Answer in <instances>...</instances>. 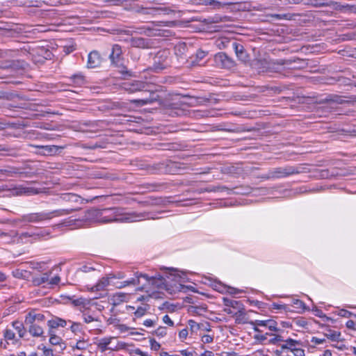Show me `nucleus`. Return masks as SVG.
<instances>
[{"label":"nucleus","instance_id":"f257e3e1","mask_svg":"<svg viewBox=\"0 0 356 356\" xmlns=\"http://www.w3.org/2000/svg\"><path fill=\"white\" fill-rule=\"evenodd\" d=\"M120 210L119 208L91 209L86 211L79 218L70 220L67 225H74L76 228H78L96 222L102 223L112 222H132L145 219L149 215L146 212H133L123 215Z\"/></svg>","mask_w":356,"mask_h":356},{"label":"nucleus","instance_id":"f03ea898","mask_svg":"<svg viewBox=\"0 0 356 356\" xmlns=\"http://www.w3.org/2000/svg\"><path fill=\"white\" fill-rule=\"evenodd\" d=\"M175 271V270L173 268H165L164 275L156 273L155 275L152 276H149L147 274H143L136 272L134 274L135 277L121 282L119 288H122L129 285H138L140 284V278L143 277L145 279L149 284L154 287L158 289H165L168 286L167 279H170V277L172 276L174 277L172 278V280H175V277L177 276L172 273V272Z\"/></svg>","mask_w":356,"mask_h":356},{"label":"nucleus","instance_id":"7ed1b4c3","mask_svg":"<svg viewBox=\"0 0 356 356\" xmlns=\"http://www.w3.org/2000/svg\"><path fill=\"white\" fill-rule=\"evenodd\" d=\"M60 197L62 201L68 203L69 205L66 208L54 210V211L60 212V214L56 215V217L66 216L79 210V205L83 203V199L75 193H63Z\"/></svg>","mask_w":356,"mask_h":356},{"label":"nucleus","instance_id":"20e7f679","mask_svg":"<svg viewBox=\"0 0 356 356\" xmlns=\"http://www.w3.org/2000/svg\"><path fill=\"white\" fill-rule=\"evenodd\" d=\"M60 214L59 211H51V212H38L31 213L22 216L17 219V222H33L37 223L44 220H50L54 217H56V215Z\"/></svg>","mask_w":356,"mask_h":356},{"label":"nucleus","instance_id":"39448f33","mask_svg":"<svg viewBox=\"0 0 356 356\" xmlns=\"http://www.w3.org/2000/svg\"><path fill=\"white\" fill-rule=\"evenodd\" d=\"M170 52L167 49L157 51L154 57L153 69L156 72H159L170 65Z\"/></svg>","mask_w":356,"mask_h":356},{"label":"nucleus","instance_id":"423d86ee","mask_svg":"<svg viewBox=\"0 0 356 356\" xmlns=\"http://www.w3.org/2000/svg\"><path fill=\"white\" fill-rule=\"evenodd\" d=\"M151 86L147 84V88L145 90H142V97L131 101L134 104L138 106H143L149 104H152L158 101L160 98L158 93L150 89Z\"/></svg>","mask_w":356,"mask_h":356},{"label":"nucleus","instance_id":"0eeeda50","mask_svg":"<svg viewBox=\"0 0 356 356\" xmlns=\"http://www.w3.org/2000/svg\"><path fill=\"white\" fill-rule=\"evenodd\" d=\"M272 179H282L290 175L299 174L300 170L295 166H285L273 168L269 170Z\"/></svg>","mask_w":356,"mask_h":356},{"label":"nucleus","instance_id":"6e6552de","mask_svg":"<svg viewBox=\"0 0 356 356\" xmlns=\"http://www.w3.org/2000/svg\"><path fill=\"white\" fill-rule=\"evenodd\" d=\"M214 60L216 64L222 68L232 69L235 66L234 60L224 52L216 54Z\"/></svg>","mask_w":356,"mask_h":356},{"label":"nucleus","instance_id":"1a4fd4ad","mask_svg":"<svg viewBox=\"0 0 356 356\" xmlns=\"http://www.w3.org/2000/svg\"><path fill=\"white\" fill-rule=\"evenodd\" d=\"M122 54V47L120 44H115L112 46L111 52L108 56L112 65L121 66L123 60Z\"/></svg>","mask_w":356,"mask_h":356},{"label":"nucleus","instance_id":"9d476101","mask_svg":"<svg viewBox=\"0 0 356 356\" xmlns=\"http://www.w3.org/2000/svg\"><path fill=\"white\" fill-rule=\"evenodd\" d=\"M241 188L235 187L233 189L229 188L225 186H210L205 188V191L207 192H223L226 191L228 195H230L232 193L236 194H245L250 193V189L246 188L244 191L241 190Z\"/></svg>","mask_w":356,"mask_h":356},{"label":"nucleus","instance_id":"9b49d317","mask_svg":"<svg viewBox=\"0 0 356 356\" xmlns=\"http://www.w3.org/2000/svg\"><path fill=\"white\" fill-rule=\"evenodd\" d=\"M131 47L139 49H151L154 46L152 39L141 37H134L129 40Z\"/></svg>","mask_w":356,"mask_h":356},{"label":"nucleus","instance_id":"f8f14e48","mask_svg":"<svg viewBox=\"0 0 356 356\" xmlns=\"http://www.w3.org/2000/svg\"><path fill=\"white\" fill-rule=\"evenodd\" d=\"M303 63H305L304 60L296 58L293 59H278L274 64L278 66H284V68L286 67L291 70H296L302 68V66L300 65V64Z\"/></svg>","mask_w":356,"mask_h":356},{"label":"nucleus","instance_id":"ddd939ff","mask_svg":"<svg viewBox=\"0 0 356 356\" xmlns=\"http://www.w3.org/2000/svg\"><path fill=\"white\" fill-rule=\"evenodd\" d=\"M147 83L140 81H134L131 83H124L123 84V89L129 93H134L136 92H141L142 90H145L147 88Z\"/></svg>","mask_w":356,"mask_h":356},{"label":"nucleus","instance_id":"4468645a","mask_svg":"<svg viewBox=\"0 0 356 356\" xmlns=\"http://www.w3.org/2000/svg\"><path fill=\"white\" fill-rule=\"evenodd\" d=\"M45 316L43 314L37 313L35 310L30 311L25 316V324H33V323H38L39 324L44 325Z\"/></svg>","mask_w":356,"mask_h":356},{"label":"nucleus","instance_id":"2eb2a0df","mask_svg":"<svg viewBox=\"0 0 356 356\" xmlns=\"http://www.w3.org/2000/svg\"><path fill=\"white\" fill-rule=\"evenodd\" d=\"M102 57L97 51H92L88 56L87 67L95 68L101 65Z\"/></svg>","mask_w":356,"mask_h":356},{"label":"nucleus","instance_id":"dca6fc26","mask_svg":"<svg viewBox=\"0 0 356 356\" xmlns=\"http://www.w3.org/2000/svg\"><path fill=\"white\" fill-rule=\"evenodd\" d=\"M40 149L39 153L44 156H54L63 149L62 146L58 145H41L37 146Z\"/></svg>","mask_w":356,"mask_h":356},{"label":"nucleus","instance_id":"f3484780","mask_svg":"<svg viewBox=\"0 0 356 356\" xmlns=\"http://www.w3.org/2000/svg\"><path fill=\"white\" fill-rule=\"evenodd\" d=\"M28 332L33 337H42L44 334L43 327L44 325L39 324L38 323H33V324H25Z\"/></svg>","mask_w":356,"mask_h":356},{"label":"nucleus","instance_id":"a211bd4d","mask_svg":"<svg viewBox=\"0 0 356 356\" xmlns=\"http://www.w3.org/2000/svg\"><path fill=\"white\" fill-rule=\"evenodd\" d=\"M211 286L214 290L221 293L227 292L230 294H236L239 293V290L233 287L227 286L219 281L213 282V283L211 284Z\"/></svg>","mask_w":356,"mask_h":356},{"label":"nucleus","instance_id":"6ab92c4d","mask_svg":"<svg viewBox=\"0 0 356 356\" xmlns=\"http://www.w3.org/2000/svg\"><path fill=\"white\" fill-rule=\"evenodd\" d=\"M334 8L345 13H356V6L350 4H342L340 2L332 3Z\"/></svg>","mask_w":356,"mask_h":356},{"label":"nucleus","instance_id":"aec40b11","mask_svg":"<svg viewBox=\"0 0 356 356\" xmlns=\"http://www.w3.org/2000/svg\"><path fill=\"white\" fill-rule=\"evenodd\" d=\"M175 54L179 59H186L188 47L185 42H179L175 46Z\"/></svg>","mask_w":356,"mask_h":356},{"label":"nucleus","instance_id":"412c9836","mask_svg":"<svg viewBox=\"0 0 356 356\" xmlns=\"http://www.w3.org/2000/svg\"><path fill=\"white\" fill-rule=\"evenodd\" d=\"M232 47L239 60L242 62H246L248 60V56L242 44L234 42L232 43Z\"/></svg>","mask_w":356,"mask_h":356},{"label":"nucleus","instance_id":"4be33fe9","mask_svg":"<svg viewBox=\"0 0 356 356\" xmlns=\"http://www.w3.org/2000/svg\"><path fill=\"white\" fill-rule=\"evenodd\" d=\"M197 3L199 5L210 6L211 8L215 10H220L224 8L227 3L220 2L217 0H196Z\"/></svg>","mask_w":356,"mask_h":356},{"label":"nucleus","instance_id":"5701e85b","mask_svg":"<svg viewBox=\"0 0 356 356\" xmlns=\"http://www.w3.org/2000/svg\"><path fill=\"white\" fill-rule=\"evenodd\" d=\"M70 84L80 87L86 83V77L82 73H76L69 77Z\"/></svg>","mask_w":356,"mask_h":356},{"label":"nucleus","instance_id":"b1692460","mask_svg":"<svg viewBox=\"0 0 356 356\" xmlns=\"http://www.w3.org/2000/svg\"><path fill=\"white\" fill-rule=\"evenodd\" d=\"M302 346V342L300 341H297L291 338L284 340V343L282 344L281 348L282 350H289L291 352L293 351L297 346Z\"/></svg>","mask_w":356,"mask_h":356},{"label":"nucleus","instance_id":"393cba45","mask_svg":"<svg viewBox=\"0 0 356 356\" xmlns=\"http://www.w3.org/2000/svg\"><path fill=\"white\" fill-rule=\"evenodd\" d=\"M113 337H104L100 339L97 343V348L101 350V352L104 353L107 350H113L115 348L112 347H109V344L111 343Z\"/></svg>","mask_w":356,"mask_h":356},{"label":"nucleus","instance_id":"a878e982","mask_svg":"<svg viewBox=\"0 0 356 356\" xmlns=\"http://www.w3.org/2000/svg\"><path fill=\"white\" fill-rule=\"evenodd\" d=\"M51 272L44 273L40 277H32V283L34 286H40L44 283H48L49 277Z\"/></svg>","mask_w":356,"mask_h":356},{"label":"nucleus","instance_id":"bb28decb","mask_svg":"<svg viewBox=\"0 0 356 356\" xmlns=\"http://www.w3.org/2000/svg\"><path fill=\"white\" fill-rule=\"evenodd\" d=\"M66 325L67 321L65 320L58 317L52 318L51 320H49L47 322V325L51 329H55L58 327H64L66 326Z\"/></svg>","mask_w":356,"mask_h":356},{"label":"nucleus","instance_id":"cd10ccee","mask_svg":"<svg viewBox=\"0 0 356 356\" xmlns=\"http://www.w3.org/2000/svg\"><path fill=\"white\" fill-rule=\"evenodd\" d=\"M222 302L226 307L233 309H243V303L241 301L232 300L227 298H222Z\"/></svg>","mask_w":356,"mask_h":356},{"label":"nucleus","instance_id":"c85d7f7f","mask_svg":"<svg viewBox=\"0 0 356 356\" xmlns=\"http://www.w3.org/2000/svg\"><path fill=\"white\" fill-rule=\"evenodd\" d=\"M163 12V9L161 8H141L138 13L143 15H161Z\"/></svg>","mask_w":356,"mask_h":356},{"label":"nucleus","instance_id":"c756f323","mask_svg":"<svg viewBox=\"0 0 356 356\" xmlns=\"http://www.w3.org/2000/svg\"><path fill=\"white\" fill-rule=\"evenodd\" d=\"M234 316H235V322L238 324L249 323L250 322L248 321L245 318V313L243 305V309H238V311L234 313Z\"/></svg>","mask_w":356,"mask_h":356},{"label":"nucleus","instance_id":"7c9ffc66","mask_svg":"<svg viewBox=\"0 0 356 356\" xmlns=\"http://www.w3.org/2000/svg\"><path fill=\"white\" fill-rule=\"evenodd\" d=\"M323 102H333L338 104H343L348 103V101H346L343 96L338 95H329L324 100Z\"/></svg>","mask_w":356,"mask_h":356},{"label":"nucleus","instance_id":"2f4dec72","mask_svg":"<svg viewBox=\"0 0 356 356\" xmlns=\"http://www.w3.org/2000/svg\"><path fill=\"white\" fill-rule=\"evenodd\" d=\"M109 284L108 277H102L99 282L92 287V291H98L104 290L105 288Z\"/></svg>","mask_w":356,"mask_h":356},{"label":"nucleus","instance_id":"473e14b6","mask_svg":"<svg viewBox=\"0 0 356 356\" xmlns=\"http://www.w3.org/2000/svg\"><path fill=\"white\" fill-rule=\"evenodd\" d=\"M9 66L10 67V72H15L19 70L24 69L26 63L24 60H9Z\"/></svg>","mask_w":356,"mask_h":356},{"label":"nucleus","instance_id":"72a5a7b5","mask_svg":"<svg viewBox=\"0 0 356 356\" xmlns=\"http://www.w3.org/2000/svg\"><path fill=\"white\" fill-rule=\"evenodd\" d=\"M24 325L25 323L17 321L13 322V327L17 332L20 338H23L26 333V328H25Z\"/></svg>","mask_w":356,"mask_h":356},{"label":"nucleus","instance_id":"f704fd0d","mask_svg":"<svg viewBox=\"0 0 356 356\" xmlns=\"http://www.w3.org/2000/svg\"><path fill=\"white\" fill-rule=\"evenodd\" d=\"M23 172H19V169L15 167H6L0 169V175H6L8 177H13L16 174H22Z\"/></svg>","mask_w":356,"mask_h":356},{"label":"nucleus","instance_id":"c9c22d12","mask_svg":"<svg viewBox=\"0 0 356 356\" xmlns=\"http://www.w3.org/2000/svg\"><path fill=\"white\" fill-rule=\"evenodd\" d=\"M13 276L16 278L28 280L31 275V273L24 270L17 269L13 272Z\"/></svg>","mask_w":356,"mask_h":356},{"label":"nucleus","instance_id":"e433bc0d","mask_svg":"<svg viewBox=\"0 0 356 356\" xmlns=\"http://www.w3.org/2000/svg\"><path fill=\"white\" fill-rule=\"evenodd\" d=\"M69 299L72 300V303L75 307H81L85 309L86 306L89 305V300L84 298H79L76 299L69 298Z\"/></svg>","mask_w":356,"mask_h":356},{"label":"nucleus","instance_id":"4c0bfd02","mask_svg":"<svg viewBox=\"0 0 356 356\" xmlns=\"http://www.w3.org/2000/svg\"><path fill=\"white\" fill-rule=\"evenodd\" d=\"M149 309V305L145 304L143 306L138 307L136 311L134 312V315L137 318H140L145 315L146 312Z\"/></svg>","mask_w":356,"mask_h":356},{"label":"nucleus","instance_id":"58836bf2","mask_svg":"<svg viewBox=\"0 0 356 356\" xmlns=\"http://www.w3.org/2000/svg\"><path fill=\"white\" fill-rule=\"evenodd\" d=\"M325 336L332 341H338L341 336V333L334 330H330L329 333L325 334Z\"/></svg>","mask_w":356,"mask_h":356},{"label":"nucleus","instance_id":"ea45409f","mask_svg":"<svg viewBox=\"0 0 356 356\" xmlns=\"http://www.w3.org/2000/svg\"><path fill=\"white\" fill-rule=\"evenodd\" d=\"M270 336H273V338L269 339V343L270 344H277L278 342H284V340L283 337L278 334H270Z\"/></svg>","mask_w":356,"mask_h":356},{"label":"nucleus","instance_id":"a19ab883","mask_svg":"<svg viewBox=\"0 0 356 356\" xmlns=\"http://www.w3.org/2000/svg\"><path fill=\"white\" fill-rule=\"evenodd\" d=\"M268 329L270 331L278 332L281 330L277 327V323L273 319H268Z\"/></svg>","mask_w":356,"mask_h":356},{"label":"nucleus","instance_id":"79ce46f5","mask_svg":"<svg viewBox=\"0 0 356 356\" xmlns=\"http://www.w3.org/2000/svg\"><path fill=\"white\" fill-rule=\"evenodd\" d=\"M206 307L202 306H191L188 309V312L191 314L200 315L202 312H205Z\"/></svg>","mask_w":356,"mask_h":356},{"label":"nucleus","instance_id":"37998d69","mask_svg":"<svg viewBox=\"0 0 356 356\" xmlns=\"http://www.w3.org/2000/svg\"><path fill=\"white\" fill-rule=\"evenodd\" d=\"M31 268L33 270H37L39 272H42L44 269V263L31 262Z\"/></svg>","mask_w":356,"mask_h":356},{"label":"nucleus","instance_id":"c03bdc74","mask_svg":"<svg viewBox=\"0 0 356 356\" xmlns=\"http://www.w3.org/2000/svg\"><path fill=\"white\" fill-rule=\"evenodd\" d=\"M268 319L267 320H256V321H251L249 322V324L252 325H259L261 327H265L268 328Z\"/></svg>","mask_w":356,"mask_h":356},{"label":"nucleus","instance_id":"a18cd8bd","mask_svg":"<svg viewBox=\"0 0 356 356\" xmlns=\"http://www.w3.org/2000/svg\"><path fill=\"white\" fill-rule=\"evenodd\" d=\"M296 325L300 327H305L307 325V321L303 317L296 318L293 321Z\"/></svg>","mask_w":356,"mask_h":356},{"label":"nucleus","instance_id":"49530a36","mask_svg":"<svg viewBox=\"0 0 356 356\" xmlns=\"http://www.w3.org/2000/svg\"><path fill=\"white\" fill-rule=\"evenodd\" d=\"M267 336H270V333L266 332L264 334L259 333L254 336V339L259 341V343H263L264 341L267 339Z\"/></svg>","mask_w":356,"mask_h":356},{"label":"nucleus","instance_id":"de8ad7c7","mask_svg":"<svg viewBox=\"0 0 356 356\" xmlns=\"http://www.w3.org/2000/svg\"><path fill=\"white\" fill-rule=\"evenodd\" d=\"M188 325L190 327L191 332H196L199 330L200 323L195 322L194 320H189L188 321Z\"/></svg>","mask_w":356,"mask_h":356},{"label":"nucleus","instance_id":"09e8293b","mask_svg":"<svg viewBox=\"0 0 356 356\" xmlns=\"http://www.w3.org/2000/svg\"><path fill=\"white\" fill-rule=\"evenodd\" d=\"M154 333L158 337H164L167 334L166 327L161 326L154 331Z\"/></svg>","mask_w":356,"mask_h":356},{"label":"nucleus","instance_id":"8fccbe9b","mask_svg":"<svg viewBox=\"0 0 356 356\" xmlns=\"http://www.w3.org/2000/svg\"><path fill=\"white\" fill-rule=\"evenodd\" d=\"M15 333L9 329H6L4 332V337L6 340H13L15 339Z\"/></svg>","mask_w":356,"mask_h":356},{"label":"nucleus","instance_id":"3c124183","mask_svg":"<svg viewBox=\"0 0 356 356\" xmlns=\"http://www.w3.org/2000/svg\"><path fill=\"white\" fill-rule=\"evenodd\" d=\"M61 341L62 339L56 335L49 338V343L54 346L60 344Z\"/></svg>","mask_w":356,"mask_h":356},{"label":"nucleus","instance_id":"603ef678","mask_svg":"<svg viewBox=\"0 0 356 356\" xmlns=\"http://www.w3.org/2000/svg\"><path fill=\"white\" fill-rule=\"evenodd\" d=\"M19 193H27V194H31V193H37L38 192L32 188H19Z\"/></svg>","mask_w":356,"mask_h":356},{"label":"nucleus","instance_id":"864d4df0","mask_svg":"<svg viewBox=\"0 0 356 356\" xmlns=\"http://www.w3.org/2000/svg\"><path fill=\"white\" fill-rule=\"evenodd\" d=\"M293 16V15H291L290 13H286V14H282V15L277 14V15H274V17L278 19H292Z\"/></svg>","mask_w":356,"mask_h":356},{"label":"nucleus","instance_id":"5fc2aeb1","mask_svg":"<svg viewBox=\"0 0 356 356\" xmlns=\"http://www.w3.org/2000/svg\"><path fill=\"white\" fill-rule=\"evenodd\" d=\"M211 325L208 322L200 323L199 330L204 331H210L211 330Z\"/></svg>","mask_w":356,"mask_h":356},{"label":"nucleus","instance_id":"6e6d98bb","mask_svg":"<svg viewBox=\"0 0 356 356\" xmlns=\"http://www.w3.org/2000/svg\"><path fill=\"white\" fill-rule=\"evenodd\" d=\"M292 353H293L294 356H305V350L299 346H297L295 349H293Z\"/></svg>","mask_w":356,"mask_h":356},{"label":"nucleus","instance_id":"4d7b16f0","mask_svg":"<svg viewBox=\"0 0 356 356\" xmlns=\"http://www.w3.org/2000/svg\"><path fill=\"white\" fill-rule=\"evenodd\" d=\"M303 3L311 4L315 7L322 6L325 5L324 3L319 2V0H310L309 1H306L304 0Z\"/></svg>","mask_w":356,"mask_h":356},{"label":"nucleus","instance_id":"13d9d810","mask_svg":"<svg viewBox=\"0 0 356 356\" xmlns=\"http://www.w3.org/2000/svg\"><path fill=\"white\" fill-rule=\"evenodd\" d=\"M172 166L177 169V172H180L182 170H185L187 167L184 163H172Z\"/></svg>","mask_w":356,"mask_h":356},{"label":"nucleus","instance_id":"bf43d9fd","mask_svg":"<svg viewBox=\"0 0 356 356\" xmlns=\"http://www.w3.org/2000/svg\"><path fill=\"white\" fill-rule=\"evenodd\" d=\"M81 325L80 323H72L70 330L72 332H77L81 331Z\"/></svg>","mask_w":356,"mask_h":356},{"label":"nucleus","instance_id":"052dcab7","mask_svg":"<svg viewBox=\"0 0 356 356\" xmlns=\"http://www.w3.org/2000/svg\"><path fill=\"white\" fill-rule=\"evenodd\" d=\"M338 314H339V316H340L341 317H345V318H350L353 315V314L350 312H349L346 309L339 310Z\"/></svg>","mask_w":356,"mask_h":356},{"label":"nucleus","instance_id":"680f3d73","mask_svg":"<svg viewBox=\"0 0 356 356\" xmlns=\"http://www.w3.org/2000/svg\"><path fill=\"white\" fill-rule=\"evenodd\" d=\"M151 349L154 350H158L161 348L159 343L156 341L154 339H150Z\"/></svg>","mask_w":356,"mask_h":356},{"label":"nucleus","instance_id":"e2e57ef3","mask_svg":"<svg viewBox=\"0 0 356 356\" xmlns=\"http://www.w3.org/2000/svg\"><path fill=\"white\" fill-rule=\"evenodd\" d=\"M60 281V277L56 275L52 277L51 280L49 279L48 284L50 285H57Z\"/></svg>","mask_w":356,"mask_h":356},{"label":"nucleus","instance_id":"0e129e2a","mask_svg":"<svg viewBox=\"0 0 356 356\" xmlns=\"http://www.w3.org/2000/svg\"><path fill=\"white\" fill-rule=\"evenodd\" d=\"M202 341L204 343H209L213 341V337L211 335L205 334L202 336Z\"/></svg>","mask_w":356,"mask_h":356},{"label":"nucleus","instance_id":"69168bd1","mask_svg":"<svg viewBox=\"0 0 356 356\" xmlns=\"http://www.w3.org/2000/svg\"><path fill=\"white\" fill-rule=\"evenodd\" d=\"M180 353L182 356H196L197 353L195 351H189L188 350H181Z\"/></svg>","mask_w":356,"mask_h":356},{"label":"nucleus","instance_id":"338daca9","mask_svg":"<svg viewBox=\"0 0 356 356\" xmlns=\"http://www.w3.org/2000/svg\"><path fill=\"white\" fill-rule=\"evenodd\" d=\"M163 321L164 323L168 325L169 326H171V327L174 326V322L171 320L170 316L167 314L163 317Z\"/></svg>","mask_w":356,"mask_h":356},{"label":"nucleus","instance_id":"774afa93","mask_svg":"<svg viewBox=\"0 0 356 356\" xmlns=\"http://www.w3.org/2000/svg\"><path fill=\"white\" fill-rule=\"evenodd\" d=\"M207 52L200 49L196 53V58L199 60H202L207 56Z\"/></svg>","mask_w":356,"mask_h":356}]
</instances>
